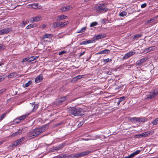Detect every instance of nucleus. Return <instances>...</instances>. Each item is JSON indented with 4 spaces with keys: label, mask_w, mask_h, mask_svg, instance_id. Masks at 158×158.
<instances>
[{
    "label": "nucleus",
    "mask_w": 158,
    "mask_h": 158,
    "mask_svg": "<svg viewBox=\"0 0 158 158\" xmlns=\"http://www.w3.org/2000/svg\"><path fill=\"white\" fill-rule=\"evenodd\" d=\"M48 125H44L40 127L36 128L34 129L35 134H36V135L37 136L40 134L41 133L44 132L46 130V127H48Z\"/></svg>",
    "instance_id": "f257e3e1"
},
{
    "label": "nucleus",
    "mask_w": 158,
    "mask_h": 158,
    "mask_svg": "<svg viewBox=\"0 0 158 158\" xmlns=\"http://www.w3.org/2000/svg\"><path fill=\"white\" fill-rule=\"evenodd\" d=\"M71 114L74 116H80L84 114V112L81 109H70L69 110Z\"/></svg>",
    "instance_id": "f03ea898"
},
{
    "label": "nucleus",
    "mask_w": 158,
    "mask_h": 158,
    "mask_svg": "<svg viewBox=\"0 0 158 158\" xmlns=\"http://www.w3.org/2000/svg\"><path fill=\"white\" fill-rule=\"evenodd\" d=\"M107 6V4H101L98 6V8L97 9L99 11H106L108 10V9L107 8H106V7Z\"/></svg>",
    "instance_id": "7ed1b4c3"
},
{
    "label": "nucleus",
    "mask_w": 158,
    "mask_h": 158,
    "mask_svg": "<svg viewBox=\"0 0 158 158\" xmlns=\"http://www.w3.org/2000/svg\"><path fill=\"white\" fill-rule=\"evenodd\" d=\"M156 48L154 46L150 47L148 48L143 49H142V52L146 53L155 50Z\"/></svg>",
    "instance_id": "20e7f679"
},
{
    "label": "nucleus",
    "mask_w": 158,
    "mask_h": 158,
    "mask_svg": "<svg viewBox=\"0 0 158 158\" xmlns=\"http://www.w3.org/2000/svg\"><path fill=\"white\" fill-rule=\"evenodd\" d=\"M125 98V97L123 96L118 98H115L113 100L114 102L117 105H118L120 103L123 101Z\"/></svg>",
    "instance_id": "39448f33"
},
{
    "label": "nucleus",
    "mask_w": 158,
    "mask_h": 158,
    "mask_svg": "<svg viewBox=\"0 0 158 158\" xmlns=\"http://www.w3.org/2000/svg\"><path fill=\"white\" fill-rule=\"evenodd\" d=\"M42 19V17L40 15L37 16L35 17L31 18L30 19V22L33 23L40 21Z\"/></svg>",
    "instance_id": "423d86ee"
},
{
    "label": "nucleus",
    "mask_w": 158,
    "mask_h": 158,
    "mask_svg": "<svg viewBox=\"0 0 158 158\" xmlns=\"http://www.w3.org/2000/svg\"><path fill=\"white\" fill-rule=\"evenodd\" d=\"M135 52L130 51L125 55L123 57V59H127L135 54Z\"/></svg>",
    "instance_id": "0eeeda50"
},
{
    "label": "nucleus",
    "mask_w": 158,
    "mask_h": 158,
    "mask_svg": "<svg viewBox=\"0 0 158 158\" xmlns=\"http://www.w3.org/2000/svg\"><path fill=\"white\" fill-rule=\"evenodd\" d=\"M66 99V97L61 98L56 100L55 102L56 104L58 105H60Z\"/></svg>",
    "instance_id": "6e6552de"
},
{
    "label": "nucleus",
    "mask_w": 158,
    "mask_h": 158,
    "mask_svg": "<svg viewBox=\"0 0 158 158\" xmlns=\"http://www.w3.org/2000/svg\"><path fill=\"white\" fill-rule=\"evenodd\" d=\"M11 30V28H6L0 30V35L8 33Z\"/></svg>",
    "instance_id": "1a4fd4ad"
},
{
    "label": "nucleus",
    "mask_w": 158,
    "mask_h": 158,
    "mask_svg": "<svg viewBox=\"0 0 158 158\" xmlns=\"http://www.w3.org/2000/svg\"><path fill=\"white\" fill-rule=\"evenodd\" d=\"M24 139V138H22L19 139L17 140L14 143L12 144V147H15L16 146L19 145L23 141Z\"/></svg>",
    "instance_id": "9d476101"
},
{
    "label": "nucleus",
    "mask_w": 158,
    "mask_h": 158,
    "mask_svg": "<svg viewBox=\"0 0 158 158\" xmlns=\"http://www.w3.org/2000/svg\"><path fill=\"white\" fill-rule=\"evenodd\" d=\"M147 121V119L145 117H137V123H144Z\"/></svg>",
    "instance_id": "9b49d317"
},
{
    "label": "nucleus",
    "mask_w": 158,
    "mask_h": 158,
    "mask_svg": "<svg viewBox=\"0 0 158 158\" xmlns=\"http://www.w3.org/2000/svg\"><path fill=\"white\" fill-rule=\"evenodd\" d=\"M72 7L70 5H68L63 7L61 8V10L63 11H66L72 10Z\"/></svg>",
    "instance_id": "f8f14e48"
},
{
    "label": "nucleus",
    "mask_w": 158,
    "mask_h": 158,
    "mask_svg": "<svg viewBox=\"0 0 158 158\" xmlns=\"http://www.w3.org/2000/svg\"><path fill=\"white\" fill-rule=\"evenodd\" d=\"M153 133V131H148L142 134V136H143V137H145L149 135H152Z\"/></svg>",
    "instance_id": "ddd939ff"
},
{
    "label": "nucleus",
    "mask_w": 158,
    "mask_h": 158,
    "mask_svg": "<svg viewBox=\"0 0 158 158\" xmlns=\"http://www.w3.org/2000/svg\"><path fill=\"white\" fill-rule=\"evenodd\" d=\"M148 59L147 57H145L139 60L137 62V64L140 66H141L143 63L145 62Z\"/></svg>",
    "instance_id": "4468645a"
},
{
    "label": "nucleus",
    "mask_w": 158,
    "mask_h": 158,
    "mask_svg": "<svg viewBox=\"0 0 158 158\" xmlns=\"http://www.w3.org/2000/svg\"><path fill=\"white\" fill-rule=\"evenodd\" d=\"M91 152V151H85L82 152H81L80 153H77L78 158L84 156L86 155H87L89 154Z\"/></svg>",
    "instance_id": "2eb2a0df"
},
{
    "label": "nucleus",
    "mask_w": 158,
    "mask_h": 158,
    "mask_svg": "<svg viewBox=\"0 0 158 158\" xmlns=\"http://www.w3.org/2000/svg\"><path fill=\"white\" fill-rule=\"evenodd\" d=\"M35 133V132L34 130H31L29 133V134L28 135L29 137L31 139V138H34L35 137L37 136L36 135V134Z\"/></svg>",
    "instance_id": "dca6fc26"
},
{
    "label": "nucleus",
    "mask_w": 158,
    "mask_h": 158,
    "mask_svg": "<svg viewBox=\"0 0 158 158\" xmlns=\"http://www.w3.org/2000/svg\"><path fill=\"white\" fill-rule=\"evenodd\" d=\"M18 75L17 73L16 72H13L10 73V74L8 75L7 76V77L8 78H14L16 77Z\"/></svg>",
    "instance_id": "f3484780"
},
{
    "label": "nucleus",
    "mask_w": 158,
    "mask_h": 158,
    "mask_svg": "<svg viewBox=\"0 0 158 158\" xmlns=\"http://www.w3.org/2000/svg\"><path fill=\"white\" fill-rule=\"evenodd\" d=\"M42 79V75L40 74L37 76V77L35 79V81L36 83H39L41 81Z\"/></svg>",
    "instance_id": "a211bd4d"
},
{
    "label": "nucleus",
    "mask_w": 158,
    "mask_h": 158,
    "mask_svg": "<svg viewBox=\"0 0 158 158\" xmlns=\"http://www.w3.org/2000/svg\"><path fill=\"white\" fill-rule=\"evenodd\" d=\"M59 24V26L60 27H64V26L67 25L69 23V22L68 21L64 22V23H63L62 22H58Z\"/></svg>",
    "instance_id": "6ab92c4d"
},
{
    "label": "nucleus",
    "mask_w": 158,
    "mask_h": 158,
    "mask_svg": "<svg viewBox=\"0 0 158 158\" xmlns=\"http://www.w3.org/2000/svg\"><path fill=\"white\" fill-rule=\"evenodd\" d=\"M67 17V16L64 15H58L57 16V21L61 20L63 19H65Z\"/></svg>",
    "instance_id": "aec40b11"
},
{
    "label": "nucleus",
    "mask_w": 158,
    "mask_h": 158,
    "mask_svg": "<svg viewBox=\"0 0 158 158\" xmlns=\"http://www.w3.org/2000/svg\"><path fill=\"white\" fill-rule=\"evenodd\" d=\"M155 96L152 93V92H150L149 94H148L146 98V99H151L153 98H154Z\"/></svg>",
    "instance_id": "412c9836"
},
{
    "label": "nucleus",
    "mask_w": 158,
    "mask_h": 158,
    "mask_svg": "<svg viewBox=\"0 0 158 158\" xmlns=\"http://www.w3.org/2000/svg\"><path fill=\"white\" fill-rule=\"evenodd\" d=\"M140 152V150H137L135 151V152H134L131 154L130 155L131 158H132L134 156H135V155H136L139 154Z\"/></svg>",
    "instance_id": "4be33fe9"
},
{
    "label": "nucleus",
    "mask_w": 158,
    "mask_h": 158,
    "mask_svg": "<svg viewBox=\"0 0 158 158\" xmlns=\"http://www.w3.org/2000/svg\"><path fill=\"white\" fill-rule=\"evenodd\" d=\"M94 40H89L86 41H83L80 44V45H85L87 44L93 43Z\"/></svg>",
    "instance_id": "5701e85b"
},
{
    "label": "nucleus",
    "mask_w": 158,
    "mask_h": 158,
    "mask_svg": "<svg viewBox=\"0 0 158 158\" xmlns=\"http://www.w3.org/2000/svg\"><path fill=\"white\" fill-rule=\"evenodd\" d=\"M105 37V35H99L95 36L94 38L95 40H98L103 38Z\"/></svg>",
    "instance_id": "b1692460"
},
{
    "label": "nucleus",
    "mask_w": 158,
    "mask_h": 158,
    "mask_svg": "<svg viewBox=\"0 0 158 158\" xmlns=\"http://www.w3.org/2000/svg\"><path fill=\"white\" fill-rule=\"evenodd\" d=\"M52 36V34H46L44 35V36L43 37V39H44L46 38H51Z\"/></svg>",
    "instance_id": "393cba45"
},
{
    "label": "nucleus",
    "mask_w": 158,
    "mask_h": 158,
    "mask_svg": "<svg viewBox=\"0 0 158 158\" xmlns=\"http://www.w3.org/2000/svg\"><path fill=\"white\" fill-rule=\"evenodd\" d=\"M30 114V113H28V114H26L24 115H23L21 116H20L19 118V121H21L23 120H24L27 117L29 114Z\"/></svg>",
    "instance_id": "a878e982"
},
{
    "label": "nucleus",
    "mask_w": 158,
    "mask_h": 158,
    "mask_svg": "<svg viewBox=\"0 0 158 158\" xmlns=\"http://www.w3.org/2000/svg\"><path fill=\"white\" fill-rule=\"evenodd\" d=\"M128 119L129 121H131L132 122H137V117L129 118Z\"/></svg>",
    "instance_id": "bb28decb"
},
{
    "label": "nucleus",
    "mask_w": 158,
    "mask_h": 158,
    "mask_svg": "<svg viewBox=\"0 0 158 158\" xmlns=\"http://www.w3.org/2000/svg\"><path fill=\"white\" fill-rule=\"evenodd\" d=\"M78 158L77 153L69 155L67 157V158Z\"/></svg>",
    "instance_id": "cd10ccee"
},
{
    "label": "nucleus",
    "mask_w": 158,
    "mask_h": 158,
    "mask_svg": "<svg viewBox=\"0 0 158 158\" xmlns=\"http://www.w3.org/2000/svg\"><path fill=\"white\" fill-rule=\"evenodd\" d=\"M84 75H78L73 78V79H75L76 81H77L79 79L84 77Z\"/></svg>",
    "instance_id": "c85d7f7f"
},
{
    "label": "nucleus",
    "mask_w": 158,
    "mask_h": 158,
    "mask_svg": "<svg viewBox=\"0 0 158 158\" xmlns=\"http://www.w3.org/2000/svg\"><path fill=\"white\" fill-rule=\"evenodd\" d=\"M32 81L31 80L29 81L27 83H26L25 85L24 84L23 85L24 88L26 87H28L30 84L31 83Z\"/></svg>",
    "instance_id": "c756f323"
},
{
    "label": "nucleus",
    "mask_w": 158,
    "mask_h": 158,
    "mask_svg": "<svg viewBox=\"0 0 158 158\" xmlns=\"http://www.w3.org/2000/svg\"><path fill=\"white\" fill-rule=\"evenodd\" d=\"M109 50L106 49L103 50L101 51L98 53V54H101L102 53H108Z\"/></svg>",
    "instance_id": "7c9ffc66"
},
{
    "label": "nucleus",
    "mask_w": 158,
    "mask_h": 158,
    "mask_svg": "<svg viewBox=\"0 0 158 158\" xmlns=\"http://www.w3.org/2000/svg\"><path fill=\"white\" fill-rule=\"evenodd\" d=\"M155 96L158 94V89H155L152 92Z\"/></svg>",
    "instance_id": "2f4dec72"
},
{
    "label": "nucleus",
    "mask_w": 158,
    "mask_h": 158,
    "mask_svg": "<svg viewBox=\"0 0 158 158\" xmlns=\"http://www.w3.org/2000/svg\"><path fill=\"white\" fill-rule=\"evenodd\" d=\"M127 15V13L125 11H122L120 13L119 15L120 16L124 17L126 16Z\"/></svg>",
    "instance_id": "473e14b6"
},
{
    "label": "nucleus",
    "mask_w": 158,
    "mask_h": 158,
    "mask_svg": "<svg viewBox=\"0 0 158 158\" xmlns=\"http://www.w3.org/2000/svg\"><path fill=\"white\" fill-rule=\"evenodd\" d=\"M153 125H156L158 124V118L153 120L152 122Z\"/></svg>",
    "instance_id": "72a5a7b5"
},
{
    "label": "nucleus",
    "mask_w": 158,
    "mask_h": 158,
    "mask_svg": "<svg viewBox=\"0 0 158 158\" xmlns=\"http://www.w3.org/2000/svg\"><path fill=\"white\" fill-rule=\"evenodd\" d=\"M86 29V27H84L82 28L80 30L78 31L77 33H80L84 32Z\"/></svg>",
    "instance_id": "f704fd0d"
},
{
    "label": "nucleus",
    "mask_w": 158,
    "mask_h": 158,
    "mask_svg": "<svg viewBox=\"0 0 158 158\" xmlns=\"http://www.w3.org/2000/svg\"><path fill=\"white\" fill-rule=\"evenodd\" d=\"M20 132H20L19 131L13 133L11 135V137H13L14 136L17 135H19Z\"/></svg>",
    "instance_id": "c9c22d12"
},
{
    "label": "nucleus",
    "mask_w": 158,
    "mask_h": 158,
    "mask_svg": "<svg viewBox=\"0 0 158 158\" xmlns=\"http://www.w3.org/2000/svg\"><path fill=\"white\" fill-rule=\"evenodd\" d=\"M36 24H30L28 25L26 27V28L27 29H29L33 27H36Z\"/></svg>",
    "instance_id": "e433bc0d"
},
{
    "label": "nucleus",
    "mask_w": 158,
    "mask_h": 158,
    "mask_svg": "<svg viewBox=\"0 0 158 158\" xmlns=\"http://www.w3.org/2000/svg\"><path fill=\"white\" fill-rule=\"evenodd\" d=\"M98 24V23L96 22H94L92 23L90 25V27H93L94 26H96Z\"/></svg>",
    "instance_id": "4c0bfd02"
},
{
    "label": "nucleus",
    "mask_w": 158,
    "mask_h": 158,
    "mask_svg": "<svg viewBox=\"0 0 158 158\" xmlns=\"http://www.w3.org/2000/svg\"><path fill=\"white\" fill-rule=\"evenodd\" d=\"M6 77V76L5 75L2 76L0 77V82L3 81Z\"/></svg>",
    "instance_id": "58836bf2"
},
{
    "label": "nucleus",
    "mask_w": 158,
    "mask_h": 158,
    "mask_svg": "<svg viewBox=\"0 0 158 158\" xmlns=\"http://www.w3.org/2000/svg\"><path fill=\"white\" fill-rule=\"evenodd\" d=\"M29 57H27L26 58H25L23 59V60L22 61V62H24L27 61L28 62H30V61H29Z\"/></svg>",
    "instance_id": "ea45409f"
},
{
    "label": "nucleus",
    "mask_w": 158,
    "mask_h": 158,
    "mask_svg": "<svg viewBox=\"0 0 158 158\" xmlns=\"http://www.w3.org/2000/svg\"><path fill=\"white\" fill-rule=\"evenodd\" d=\"M5 46L3 44H0V51H2L5 49Z\"/></svg>",
    "instance_id": "a19ab883"
},
{
    "label": "nucleus",
    "mask_w": 158,
    "mask_h": 158,
    "mask_svg": "<svg viewBox=\"0 0 158 158\" xmlns=\"http://www.w3.org/2000/svg\"><path fill=\"white\" fill-rule=\"evenodd\" d=\"M53 27L55 28L59 27L58 22L54 23L53 24Z\"/></svg>",
    "instance_id": "79ce46f5"
},
{
    "label": "nucleus",
    "mask_w": 158,
    "mask_h": 158,
    "mask_svg": "<svg viewBox=\"0 0 158 158\" xmlns=\"http://www.w3.org/2000/svg\"><path fill=\"white\" fill-rule=\"evenodd\" d=\"M29 61L31 62L35 60V56H31V57H29Z\"/></svg>",
    "instance_id": "37998d69"
},
{
    "label": "nucleus",
    "mask_w": 158,
    "mask_h": 158,
    "mask_svg": "<svg viewBox=\"0 0 158 158\" xmlns=\"http://www.w3.org/2000/svg\"><path fill=\"white\" fill-rule=\"evenodd\" d=\"M142 134H138L136 135L135 136V138H142L143 137V136H142Z\"/></svg>",
    "instance_id": "c03bdc74"
},
{
    "label": "nucleus",
    "mask_w": 158,
    "mask_h": 158,
    "mask_svg": "<svg viewBox=\"0 0 158 158\" xmlns=\"http://www.w3.org/2000/svg\"><path fill=\"white\" fill-rule=\"evenodd\" d=\"M141 36H142V34H137V35H135L134 36V38H138L141 37Z\"/></svg>",
    "instance_id": "a18cd8bd"
},
{
    "label": "nucleus",
    "mask_w": 158,
    "mask_h": 158,
    "mask_svg": "<svg viewBox=\"0 0 158 158\" xmlns=\"http://www.w3.org/2000/svg\"><path fill=\"white\" fill-rule=\"evenodd\" d=\"M84 123L83 121H82V122H80L77 125L78 127H81L82 125Z\"/></svg>",
    "instance_id": "49530a36"
},
{
    "label": "nucleus",
    "mask_w": 158,
    "mask_h": 158,
    "mask_svg": "<svg viewBox=\"0 0 158 158\" xmlns=\"http://www.w3.org/2000/svg\"><path fill=\"white\" fill-rule=\"evenodd\" d=\"M19 118H17L14 119V121L16 123H19L21 121H19Z\"/></svg>",
    "instance_id": "de8ad7c7"
},
{
    "label": "nucleus",
    "mask_w": 158,
    "mask_h": 158,
    "mask_svg": "<svg viewBox=\"0 0 158 158\" xmlns=\"http://www.w3.org/2000/svg\"><path fill=\"white\" fill-rule=\"evenodd\" d=\"M6 116V113H4L2 114L1 116H0L1 118L2 119L4 118Z\"/></svg>",
    "instance_id": "09e8293b"
},
{
    "label": "nucleus",
    "mask_w": 158,
    "mask_h": 158,
    "mask_svg": "<svg viewBox=\"0 0 158 158\" xmlns=\"http://www.w3.org/2000/svg\"><path fill=\"white\" fill-rule=\"evenodd\" d=\"M66 52V51H62L60 52H59L58 54L59 55H62Z\"/></svg>",
    "instance_id": "8fccbe9b"
},
{
    "label": "nucleus",
    "mask_w": 158,
    "mask_h": 158,
    "mask_svg": "<svg viewBox=\"0 0 158 158\" xmlns=\"http://www.w3.org/2000/svg\"><path fill=\"white\" fill-rule=\"evenodd\" d=\"M155 19L154 18H152L151 19H150V20H148V23H151V22H154V20H155Z\"/></svg>",
    "instance_id": "3c124183"
},
{
    "label": "nucleus",
    "mask_w": 158,
    "mask_h": 158,
    "mask_svg": "<svg viewBox=\"0 0 158 158\" xmlns=\"http://www.w3.org/2000/svg\"><path fill=\"white\" fill-rule=\"evenodd\" d=\"M147 6V4L145 3H143L141 5V7L142 8H144L146 7Z\"/></svg>",
    "instance_id": "603ef678"
},
{
    "label": "nucleus",
    "mask_w": 158,
    "mask_h": 158,
    "mask_svg": "<svg viewBox=\"0 0 158 158\" xmlns=\"http://www.w3.org/2000/svg\"><path fill=\"white\" fill-rule=\"evenodd\" d=\"M38 107V104H36L34 106L33 109H37Z\"/></svg>",
    "instance_id": "864d4df0"
},
{
    "label": "nucleus",
    "mask_w": 158,
    "mask_h": 158,
    "mask_svg": "<svg viewBox=\"0 0 158 158\" xmlns=\"http://www.w3.org/2000/svg\"><path fill=\"white\" fill-rule=\"evenodd\" d=\"M6 91V89H3L0 90V94Z\"/></svg>",
    "instance_id": "5fc2aeb1"
},
{
    "label": "nucleus",
    "mask_w": 158,
    "mask_h": 158,
    "mask_svg": "<svg viewBox=\"0 0 158 158\" xmlns=\"http://www.w3.org/2000/svg\"><path fill=\"white\" fill-rule=\"evenodd\" d=\"M46 27V25L45 24L42 25L41 26V28H42L43 29H44Z\"/></svg>",
    "instance_id": "6e6d98bb"
},
{
    "label": "nucleus",
    "mask_w": 158,
    "mask_h": 158,
    "mask_svg": "<svg viewBox=\"0 0 158 158\" xmlns=\"http://www.w3.org/2000/svg\"><path fill=\"white\" fill-rule=\"evenodd\" d=\"M85 53V51L83 52L82 53H81L79 55V56L81 57V56H82Z\"/></svg>",
    "instance_id": "4d7b16f0"
},
{
    "label": "nucleus",
    "mask_w": 158,
    "mask_h": 158,
    "mask_svg": "<svg viewBox=\"0 0 158 158\" xmlns=\"http://www.w3.org/2000/svg\"><path fill=\"white\" fill-rule=\"evenodd\" d=\"M105 62H106L107 63L109 62V59H107L104 60Z\"/></svg>",
    "instance_id": "13d9d810"
},
{
    "label": "nucleus",
    "mask_w": 158,
    "mask_h": 158,
    "mask_svg": "<svg viewBox=\"0 0 158 158\" xmlns=\"http://www.w3.org/2000/svg\"><path fill=\"white\" fill-rule=\"evenodd\" d=\"M124 158H131L130 155H129L128 156H125Z\"/></svg>",
    "instance_id": "bf43d9fd"
},
{
    "label": "nucleus",
    "mask_w": 158,
    "mask_h": 158,
    "mask_svg": "<svg viewBox=\"0 0 158 158\" xmlns=\"http://www.w3.org/2000/svg\"><path fill=\"white\" fill-rule=\"evenodd\" d=\"M35 60H36L38 58V57L37 56H35Z\"/></svg>",
    "instance_id": "052dcab7"
},
{
    "label": "nucleus",
    "mask_w": 158,
    "mask_h": 158,
    "mask_svg": "<svg viewBox=\"0 0 158 158\" xmlns=\"http://www.w3.org/2000/svg\"><path fill=\"white\" fill-rule=\"evenodd\" d=\"M89 1V0H84V1H85V2H87V1Z\"/></svg>",
    "instance_id": "680f3d73"
},
{
    "label": "nucleus",
    "mask_w": 158,
    "mask_h": 158,
    "mask_svg": "<svg viewBox=\"0 0 158 158\" xmlns=\"http://www.w3.org/2000/svg\"><path fill=\"white\" fill-rule=\"evenodd\" d=\"M3 63H0V66L3 64Z\"/></svg>",
    "instance_id": "e2e57ef3"
},
{
    "label": "nucleus",
    "mask_w": 158,
    "mask_h": 158,
    "mask_svg": "<svg viewBox=\"0 0 158 158\" xmlns=\"http://www.w3.org/2000/svg\"><path fill=\"white\" fill-rule=\"evenodd\" d=\"M23 23L25 25V23L24 22H23Z\"/></svg>",
    "instance_id": "0e129e2a"
},
{
    "label": "nucleus",
    "mask_w": 158,
    "mask_h": 158,
    "mask_svg": "<svg viewBox=\"0 0 158 158\" xmlns=\"http://www.w3.org/2000/svg\"><path fill=\"white\" fill-rule=\"evenodd\" d=\"M110 60H111V59H109V61H110Z\"/></svg>",
    "instance_id": "69168bd1"
},
{
    "label": "nucleus",
    "mask_w": 158,
    "mask_h": 158,
    "mask_svg": "<svg viewBox=\"0 0 158 158\" xmlns=\"http://www.w3.org/2000/svg\"><path fill=\"white\" fill-rule=\"evenodd\" d=\"M34 103H35V102H34V103H33V105H34Z\"/></svg>",
    "instance_id": "338daca9"
},
{
    "label": "nucleus",
    "mask_w": 158,
    "mask_h": 158,
    "mask_svg": "<svg viewBox=\"0 0 158 158\" xmlns=\"http://www.w3.org/2000/svg\"><path fill=\"white\" fill-rule=\"evenodd\" d=\"M157 17H158V15L157 16Z\"/></svg>",
    "instance_id": "774afa93"
}]
</instances>
